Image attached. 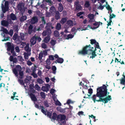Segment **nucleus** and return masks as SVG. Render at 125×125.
<instances>
[{"instance_id": "1", "label": "nucleus", "mask_w": 125, "mask_h": 125, "mask_svg": "<svg viewBox=\"0 0 125 125\" xmlns=\"http://www.w3.org/2000/svg\"><path fill=\"white\" fill-rule=\"evenodd\" d=\"M107 86L105 84H103V86L97 88L96 94L94 95L92 97L94 102L96 101L102 102L105 104L111 100V96L108 95L109 93L107 92Z\"/></svg>"}, {"instance_id": "2", "label": "nucleus", "mask_w": 125, "mask_h": 125, "mask_svg": "<svg viewBox=\"0 0 125 125\" xmlns=\"http://www.w3.org/2000/svg\"><path fill=\"white\" fill-rule=\"evenodd\" d=\"M95 45L94 49V47H91L90 44L86 45L83 48L82 50L79 51L78 54L83 55H84L86 54H91L92 56H90V58L93 59L97 56L95 52L96 48L100 49L101 50L98 42H97L95 44Z\"/></svg>"}, {"instance_id": "3", "label": "nucleus", "mask_w": 125, "mask_h": 125, "mask_svg": "<svg viewBox=\"0 0 125 125\" xmlns=\"http://www.w3.org/2000/svg\"><path fill=\"white\" fill-rule=\"evenodd\" d=\"M7 46V50L8 51H10L11 53L12 54V56H10L9 58V60L11 62L13 61L14 59L13 56H16V53L14 51V46L13 44H11V42H8L6 43Z\"/></svg>"}, {"instance_id": "4", "label": "nucleus", "mask_w": 125, "mask_h": 125, "mask_svg": "<svg viewBox=\"0 0 125 125\" xmlns=\"http://www.w3.org/2000/svg\"><path fill=\"white\" fill-rule=\"evenodd\" d=\"M42 40L41 38L39 37L34 35L31 38L30 42L31 45H34L36 43L37 41L38 42H40Z\"/></svg>"}, {"instance_id": "5", "label": "nucleus", "mask_w": 125, "mask_h": 125, "mask_svg": "<svg viewBox=\"0 0 125 125\" xmlns=\"http://www.w3.org/2000/svg\"><path fill=\"white\" fill-rule=\"evenodd\" d=\"M9 3L8 1L5 2L4 6L3 4H2V10L3 13H5L8 11L9 9Z\"/></svg>"}, {"instance_id": "6", "label": "nucleus", "mask_w": 125, "mask_h": 125, "mask_svg": "<svg viewBox=\"0 0 125 125\" xmlns=\"http://www.w3.org/2000/svg\"><path fill=\"white\" fill-rule=\"evenodd\" d=\"M22 69L21 66L19 65H17L16 66L15 68L13 69L12 70L14 74L16 77L18 76V72L21 71Z\"/></svg>"}, {"instance_id": "7", "label": "nucleus", "mask_w": 125, "mask_h": 125, "mask_svg": "<svg viewBox=\"0 0 125 125\" xmlns=\"http://www.w3.org/2000/svg\"><path fill=\"white\" fill-rule=\"evenodd\" d=\"M66 116L63 114H59L58 115L57 120L59 121L62 122V123L63 124H65L66 122L65 119Z\"/></svg>"}, {"instance_id": "8", "label": "nucleus", "mask_w": 125, "mask_h": 125, "mask_svg": "<svg viewBox=\"0 0 125 125\" xmlns=\"http://www.w3.org/2000/svg\"><path fill=\"white\" fill-rule=\"evenodd\" d=\"M46 30L44 31L42 33V35L43 36H45L46 35L47 36L50 35L52 33L51 30L50 28H46Z\"/></svg>"}, {"instance_id": "9", "label": "nucleus", "mask_w": 125, "mask_h": 125, "mask_svg": "<svg viewBox=\"0 0 125 125\" xmlns=\"http://www.w3.org/2000/svg\"><path fill=\"white\" fill-rule=\"evenodd\" d=\"M38 17L36 16H33L31 19L30 23L32 24H34L37 23L38 21Z\"/></svg>"}, {"instance_id": "10", "label": "nucleus", "mask_w": 125, "mask_h": 125, "mask_svg": "<svg viewBox=\"0 0 125 125\" xmlns=\"http://www.w3.org/2000/svg\"><path fill=\"white\" fill-rule=\"evenodd\" d=\"M1 25L5 27H8L9 25V22L7 21L3 20L1 21Z\"/></svg>"}, {"instance_id": "11", "label": "nucleus", "mask_w": 125, "mask_h": 125, "mask_svg": "<svg viewBox=\"0 0 125 125\" xmlns=\"http://www.w3.org/2000/svg\"><path fill=\"white\" fill-rule=\"evenodd\" d=\"M31 99V100L34 102L36 101H37V99L35 95L32 93H31L29 94Z\"/></svg>"}, {"instance_id": "12", "label": "nucleus", "mask_w": 125, "mask_h": 125, "mask_svg": "<svg viewBox=\"0 0 125 125\" xmlns=\"http://www.w3.org/2000/svg\"><path fill=\"white\" fill-rule=\"evenodd\" d=\"M10 17L12 21H14L17 19L16 16L13 13H11L10 15Z\"/></svg>"}, {"instance_id": "13", "label": "nucleus", "mask_w": 125, "mask_h": 125, "mask_svg": "<svg viewBox=\"0 0 125 125\" xmlns=\"http://www.w3.org/2000/svg\"><path fill=\"white\" fill-rule=\"evenodd\" d=\"M25 50L27 52L31 53V48L29 47L28 44H27L25 47Z\"/></svg>"}, {"instance_id": "14", "label": "nucleus", "mask_w": 125, "mask_h": 125, "mask_svg": "<svg viewBox=\"0 0 125 125\" xmlns=\"http://www.w3.org/2000/svg\"><path fill=\"white\" fill-rule=\"evenodd\" d=\"M57 117L58 115H57L56 113L55 112L53 113V115L52 117V118L51 119V120L52 121V119H53L54 120H57Z\"/></svg>"}, {"instance_id": "15", "label": "nucleus", "mask_w": 125, "mask_h": 125, "mask_svg": "<svg viewBox=\"0 0 125 125\" xmlns=\"http://www.w3.org/2000/svg\"><path fill=\"white\" fill-rule=\"evenodd\" d=\"M63 61L64 60L63 58L59 57L56 60L55 62L56 63H62L63 62Z\"/></svg>"}, {"instance_id": "16", "label": "nucleus", "mask_w": 125, "mask_h": 125, "mask_svg": "<svg viewBox=\"0 0 125 125\" xmlns=\"http://www.w3.org/2000/svg\"><path fill=\"white\" fill-rule=\"evenodd\" d=\"M60 14L58 11H56L55 14V18L57 20L60 18Z\"/></svg>"}, {"instance_id": "17", "label": "nucleus", "mask_w": 125, "mask_h": 125, "mask_svg": "<svg viewBox=\"0 0 125 125\" xmlns=\"http://www.w3.org/2000/svg\"><path fill=\"white\" fill-rule=\"evenodd\" d=\"M63 7L62 4L61 3H59L58 8L59 11L60 12H62L63 9Z\"/></svg>"}, {"instance_id": "18", "label": "nucleus", "mask_w": 125, "mask_h": 125, "mask_svg": "<svg viewBox=\"0 0 125 125\" xmlns=\"http://www.w3.org/2000/svg\"><path fill=\"white\" fill-rule=\"evenodd\" d=\"M82 8V7L81 5H78L76 6L74 11H76L77 10H81Z\"/></svg>"}, {"instance_id": "19", "label": "nucleus", "mask_w": 125, "mask_h": 125, "mask_svg": "<svg viewBox=\"0 0 125 125\" xmlns=\"http://www.w3.org/2000/svg\"><path fill=\"white\" fill-rule=\"evenodd\" d=\"M22 15L20 18V20L21 22H22L26 20L27 18V17L26 16Z\"/></svg>"}, {"instance_id": "20", "label": "nucleus", "mask_w": 125, "mask_h": 125, "mask_svg": "<svg viewBox=\"0 0 125 125\" xmlns=\"http://www.w3.org/2000/svg\"><path fill=\"white\" fill-rule=\"evenodd\" d=\"M122 75L123 78H122L120 79V83L123 85H125V76L124 75Z\"/></svg>"}, {"instance_id": "21", "label": "nucleus", "mask_w": 125, "mask_h": 125, "mask_svg": "<svg viewBox=\"0 0 125 125\" xmlns=\"http://www.w3.org/2000/svg\"><path fill=\"white\" fill-rule=\"evenodd\" d=\"M50 39V36L48 35L44 38V41L45 43H47L49 42Z\"/></svg>"}, {"instance_id": "22", "label": "nucleus", "mask_w": 125, "mask_h": 125, "mask_svg": "<svg viewBox=\"0 0 125 125\" xmlns=\"http://www.w3.org/2000/svg\"><path fill=\"white\" fill-rule=\"evenodd\" d=\"M19 78L20 79H22L24 76L23 71H22L19 72Z\"/></svg>"}, {"instance_id": "23", "label": "nucleus", "mask_w": 125, "mask_h": 125, "mask_svg": "<svg viewBox=\"0 0 125 125\" xmlns=\"http://www.w3.org/2000/svg\"><path fill=\"white\" fill-rule=\"evenodd\" d=\"M67 20V17L62 18L61 19L60 22L62 24H63L66 22Z\"/></svg>"}, {"instance_id": "24", "label": "nucleus", "mask_w": 125, "mask_h": 125, "mask_svg": "<svg viewBox=\"0 0 125 125\" xmlns=\"http://www.w3.org/2000/svg\"><path fill=\"white\" fill-rule=\"evenodd\" d=\"M31 54V53L29 52H24V57L25 59H28V56L30 55Z\"/></svg>"}, {"instance_id": "25", "label": "nucleus", "mask_w": 125, "mask_h": 125, "mask_svg": "<svg viewBox=\"0 0 125 125\" xmlns=\"http://www.w3.org/2000/svg\"><path fill=\"white\" fill-rule=\"evenodd\" d=\"M44 24H42L40 25L39 27H38V30L39 31H41L42 30H43L44 28Z\"/></svg>"}, {"instance_id": "26", "label": "nucleus", "mask_w": 125, "mask_h": 125, "mask_svg": "<svg viewBox=\"0 0 125 125\" xmlns=\"http://www.w3.org/2000/svg\"><path fill=\"white\" fill-rule=\"evenodd\" d=\"M40 107L41 109V111L45 115H46V111L44 110L45 108L43 106H40Z\"/></svg>"}, {"instance_id": "27", "label": "nucleus", "mask_w": 125, "mask_h": 125, "mask_svg": "<svg viewBox=\"0 0 125 125\" xmlns=\"http://www.w3.org/2000/svg\"><path fill=\"white\" fill-rule=\"evenodd\" d=\"M40 107L41 109V111L45 115H46V111L44 110L45 108L43 106H40Z\"/></svg>"}, {"instance_id": "28", "label": "nucleus", "mask_w": 125, "mask_h": 125, "mask_svg": "<svg viewBox=\"0 0 125 125\" xmlns=\"http://www.w3.org/2000/svg\"><path fill=\"white\" fill-rule=\"evenodd\" d=\"M117 62L118 63V62H120L121 64H124L125 63L123 61H122L121 62V59H120L119 60H119L117 59V58H115V62H117Z\"/></svg>"}, {"instance_id": "29", "label": "nucleus", "mask_w": 125, "mask_h": 125, "mask_svg": "<svg viewBox=\"0 0 125 125\" xmlns=\"http://www.w3.org/2000/svg\"><path fill=\"white\" fill-rule=\"evenodd\" d=\"M42 91L44 92H47L49 91L48 88L45 86H42Z\"/></svg>"}, {"instance_id": "30", "label": "nucleus", "mask_w": 125, "mask_h": 125, "mask_svg": "<svg viewBox=\"0 0 125 125\" xmlns=\"http://www.w3.org/2000/svg\"><path fill=\"white\" fill-rule=\"evenodd\" d=\"M54 34L55 37H59V33L58 31L57 30L54 31Z\"/></svg>"}, {"instance_id": "31", "label": "nucleus", "mask_w": 125, "mask_h": 125, "mask_svg": "<svg viewBox=\"0 0 125 125\" xmlns=\"http://www.w3.org/2000/svg\"><path fill=\"white\" fill-rule=\"evenodd\" d=\"M17 41L18 42V44H20L21 43V39L20 36H18V37L17 39Z\"/></svg>"}, {"instance_id": "32", "label": "nucleus", "mask_w": 125, "mask_h": 125, "mask_svg": "<svg viewBox=\"0 0 125 125\" xmlns=\"http://www.w3.org/2000/svg\"><path fill=\"white\" fill-rule=\"evenodd\" d=\"M87 16L90 19H94V15L93 14L90 13Z\"/></svg>"}, {"instance_id": "33", "label": "nucleus", "mask_w": 125, "mask_h": 125, "mask_svg": "<svg viewBox=\"0 0 125 125\" xmlns=\"http://www.w3.org/2000/svg\"><path fill=\"white\" fill-rule=\"evenodd\" d=\"M18 34L16 33H15L13 36L12 39L14 41H16L18 37Z\"/></svg>"}, {"instance_id": "34", "label": "nucleus", "mask_w": 125, "mask_h": 125, "mask_svg": "<svg viewBox=\"0 0 125 125\" xmlns=\"http://www.w3.org/2000/svg\"><path fill=\"white\" fill-rule=\"evenodd\" d=\"M67 23L68 25L70 26H73V21L71 20H68L67 21Z\"/></svg>"}, {"instance_id": "35", "label": "nucleus", "mask_w": 125, "mask_h": 125, "mask_svg": "<svg viewBox=\"0 0 125 125\" xmlns=\"http://www.w3.org/2000/svg\"><path fill=\"white\" fill-rule=\"evenodd\" d=\"M43 53L42 52H41L39 53V55L38 58L39 60H41L42 59L43 57Z\"/></svg>"}, {"instance_id": "36", "label": "nucleus", "mask_w": 125, "mask_h": 125, "mask_svg": "<svg viewBox=\"0 0 125 125\" xmlns=\"http://www.w3.org/2000/svg\"><path fill=\"white\" fill-rule=\"evenodd\" d=\"M90 41V43L92 45L95 44L97 42L96 40L94 39H91Z\"/></svg>"}, {"instance_id": "37", "label": "nucleus", "mask_w": 125, "mask_h": 125, "mask_svg": "<svg viewBox=\"0 0 125 125\" xmlns=\"http://www.w3.org/2000/svg\"><path fill=\"white\" fill-rule=\"evenodd\" d=\"M37 68V67L35 65H34V66L31 67V69L32 70V73H35Z\"/></svg>"}, {"instance_id": "38", "label": "nucleus", "mask_w": 125, "mask_h": 125, "mask_svg": "<svg viewBox=\"0 0 125 125\" xmlns=\"http://www.w3.org/2000/svg\"><path fill=\"white\" fill-rule=\"evenodd\" d=\"M20 36L21 39V40L23 41L24 40V37L25 36V34L24 33H20Z\"/></svg>"}, {"instance_id": "39", "label": "nucleus", "mask_w": 125, "mask_h": 125, "mask_svg": "<svg viewBox=\"0 0 125 125\" xmlns=\"http://www.w3.org/2000/svg\"><path fill=\"white\" fill-rule=\"evenodd\" d=\"M2 31H3L4 33L6 34H8V31L7 29L2 27Z\"/></svg>"}, {"instance_id": "40", "label": "nucleus", "mask_w": 125, "mask_h": 125, "mask_svg": "<svg viewBox=\"0 0 125 125\" xmlns=\"http://www.w3.org/2000/svg\"><path fill=\"white\" fill-rule=\"evenodd\" d=\"M61 25L60 23H58L56 27V29L58 30H59L61 28Z\"/></svg>"}, {"instance_id": "41", "label": "nucleus", "mask_w": 125, "mask_h": 125, "mask_svg": "<svg viewBox=\"0 0 125 125\" xmlns=\"http://www.w3.org/2000/svg\"><path fill=\"white\" fill-rule=\"evenodd\" d=\"M17 8L19 10H22V4L20 3H19L17 6Z\"/></svg>"}, {"instance_id": "42", "label": "nucleus", "mask_w": 125, "mask_h": 125, "mask_svg": "<svg viewBox=\"0 0 125 125\" xmlns=\"http://www.w3.org/2000/svg\"><path fill=\"white\" fill-rule=\"evenodd\" d=\"M40 94L42 98L43 99H45V94L44 92H41Z\"/></svg>"}, {"instance_id": "43", "label": "nucleus", "mask_w": 125, "mask_h": 125, "mask_svg": "<svg viewBox=\"0 0 125 125\" xmlns=\"http://www.w3.org/2000/svg\"><path fill=\"white\" fill-rule=\"evenodd\" d=\"M95 22L93 24V25L95 26H96V27L97 28H98L100 25V24H99V22H97L95 21Z\"/></svg>"}, {"instance_id": "44", "label": "nucleus", "mask_w": 125, "mask_h": 125, "mask_svg": "<svg viewBox=\"0 0 125 125\" xmlns=\"http://www.w3.org/2000/svg\"><path fill=\"white\" fill-rule=\"evenodd\" d=\"M90 6V4L89 2L88 1H86V2L84 6L85 7L88 8Z\"/></svg>"}, {"instance_id": "45", "label": "nucleus", "mask_w": 125, "mask_h": 125, "mask_svg": "<svg viewBox=\"0 0 125 125\" xmlns=\"http://www.w3.org/2000/svg\"><path fill=\"white\" fill-rule=\"evenodd\" d=\"M44 105L46 107H48L49 106V105L48 104V102L47 101H45L44 102Z\"/></svg>"}, {"instance_id": "46", "label": "nucleus", "mask_w": 125, "mask_h": 125, "mask_svg": "<svg viewBox=\"0 0 125 125\" xmlns=\"http://www.w3.org/2000/svg\"><path fill=\"white\" fill-rule=\"evenodd\" d=\"M73 102L70 99H69L67 100L66 104L70 105V104H73Z\"/></svg>"}, {"instance_id": "47", "label": "nucleus", "mask_w": 125, "mask_h": 125, "mask_svg": "<svg viewBox=\"0 0 125 125\" xmlns=\"http://www.w3.org/2000/svg\"><path fill=\"white\" fill-rule=\"evenodd\" d=\"M52 26V25L50 23H47L46 24V26L45 27V28H50L51 29V26Z\"/></svg>"}, {"instance_id": "48", "label": "nucleus", "mask_w": 125, "mask_h": 125, "mask_svg": "<svg viewBox=\"0 0 125 125\" xmlns=\"http://www.w3.org/2000/svg\"><path fill=\"white\" fill-rule=\"evenodd\" d=\"M93 92V90L91 88L89 89L88 90V93L90 94L89 95H88L89 96H90L91 94Z\"/></svg>"}, {"instance_id": "49", "label": "nucleus", "mask_w": 125, "mask_h": 125, "mask_svg": "<svg viewBox=\"0 0 125 125\" xmlns=\"http://www.w3.org/2000/svg\"><path fill=\"white\" fill-rule=\"evenodd\" d=\"M37 81L40 84H42L43 82V80L41 79L40 78L37 79Z\"/></svg>"}, {"instance_id": "50", "label": "nucleus", "mask_w": 125, "mask_h": 125, "mask_svg": "<svg viewBox=\"0 0 125 125\" xmlns=\"http://www.w3.org/2000/svg\"><path fill=\"white\" fill-rule=\"evenodd\" d=\"M109 22H108V21H107V22H108V24H107V28H108V27L109 26L111 25V23L112 22V20H111V19L110 20V19H109Z\"/></svg>"}, {"instance_id": "51", "label": "nucleus", "mask_w": 125, "mask_h": 125, "mask_svg": "<svg viewBox=\"0 0 125 125\" xmlns=\"http://www.w3.org/2000/svg\"><path fill=\"white\" fill-rule=\"evenodd\" d=\"M47 116L49 117L51 119L52 114L50 112H47Z\"/></svg>"}, {"instance_id": "52", "label": "nucleus", "mask_w": 125, "mask_h": 125, "mask_svg": "<svg viewBox=\"0 0 125 125\" xmlns=\"http://www.w3.org/2000/svg\"><path fill=\"white\" fill-rule=\"evenodd\" d=\"M74 36L72 34H69L67 36V39H68L69 38H72Z\"/></svg>"}, {"instance_id": "53", "label": "nucleus", "mask_w": 125, "mask_h": 125, "mask_svg": "<svg viewBox=\"0 0 125 125\" xmlns=\"http://www.w3.org/2000/svg\"><path fill=\"white\" fill-rule=\"evenodd\" d=\"M10 38V37H9L8 36H7V37H6L5 38H4L2 40V41L3 42L8 41L9 40V39Z\"/></svg>"}, {"instance_id": "54", "label": "nucleus", "mask_w": 125, "mask_h": 125, "mask_svg": "<svg viewBox=\"0 0 125 125\" xmlns=\"http://www.w3.org/2000/svg\"><path fill=\"white\" fill-rule=\"evenodd\" d=\"M115 16L116 15L113 13L112 14H110L109 19H110V20H112V18L115 17Z\"/></svg>"}, {"instance_id": "55", "label": "nucleus", "mask_w": 125, "mask_h": 125, "mask_svg": "<svg viewBox=\"0 0 125 125\" xmlns=\"http://www.w3.org/2000/svg\"><path fill=\"white\" fill-rule=\"evenodd\" d=\"M15 51L16 52L19 53L20 52V50L19 49V47L18 46H16L15 48Z\"/></svg>"}, {"instance_id": "56", "label": "nucleus", "mask_w": 125, "mask_h": 125, "mask_svg": "<svg viewBox=\"0 0 125 125\" xmlns=\"http://www.w3.org/2000/svg\"><path fill=\"white\" fill-rule=\"evenodd\" d=\"M35 89L39 91L40 89V87L38 84H36L35 86Z\"/></svg>"}, {"instance_id": "57", "label": "nucleus", "mask_w": 125, "mask_h": 125, "mask_svg": "<svg viewBox=\"0 0 125 125\" xmlns=\"http://www.w3.org/2000/svg\"><path fill=\"white\" fill-rule=\"evenodd\" d=\"M49 57V59L51 60H53L54 59V56L53 55H50Z\"/></svg>"}, {"instance_id": "58", "label": "nucleus", "mask_w": 125, "mask_h": 125, "mask_svg": "<svg viewBox=\"0 0 125 125\" xmlns=\"http://www.w3.org/2000/svg\"><path fill=\"white\" fill-rule=\"evenodd\" d=\"M50 43L52 45L54 46L55 44V41L54 40H52L50 42Z\"/></svg>"}, {"instance_id": "59", "label": "nucleus", "mask_w": 125, "mask_h": 125, "mask_svg": "<svg viewBox=\"0 0 125 125\" xmlns=\"http://www.w3.org/2000/svg\"><path fill=\"white\" fill-rule=\"evenodd\" d=\"M18 81L21 85H23L24 84V83L23 81L22 80L19 79Z\"/></svg>"}, {"instance_id": "60", "label": "nucleus", "mask_w": 125, "mask_h": 125, "mask_svg": "<svg viewBox=\"0 0 125 125\" xmlns=\"http://www.w3.org/2000/svg\"><path fill=\"white\" fill-rule=\"evenodd\" d=\"M42 47L44 49H45L47 48L46 45L44 43H43L42 44Z\"/></svg>"}, {"instance_id": "61", "label": "nucleus", "mask_w": 125, "mask_h": 125, "mask_svg": "<svg viewBox=\"0 0 125 125\" xmlns=\"http://www.w3.org/2000/svg\"><path fill=\"white\" fill-rule=\"evenodd\" d=\"M84 13L83 12H79L77 14L76 16L77 17H80L81 15L83 14Z\"/></svg>"}, {"instance_id": "62", "label": "nucleus", "mask_w": 125, "mask_h": 125, "mask_svg": "<svg viewBox=\"0 0 125 125\" xmlns=\"http://www.w3.org/2000/svg\"><path fill=\"white\" fill-rule=\"evenodd\" d=\"M35 73H32L31 75L33 76L34 78H37V75Z\"/></svg>"}, {"instance_id": "63", "label": "nucleus", "mask_w": 125, "mask_h": 125, "mask_svg": "<svg viewBox=\"0 0 125 125\" xmlns=\"http://www.w3.org/2000/svg\"><path fill=\"white\" fill-rule=\"evenodd\" d=\"M46 63L47 64L50 65L51 64V62L50 60L48 58L46 61Z\"/></svg>"}, {"instance_id": "64", "label": "nucleus", "mask_w": 125, "mask_h": 125, "mask_svg": "<svg viewBox=\"0 0 125 125\" xmlns=\"http://www.w3.org/2000/svg\"><path fill=\"white\" fill-rule=\"evenodd\" d=\"M13 30H10L9 33L8 32V34H10V36H12L13 34Z\"/></svg>"}]
</instances>
